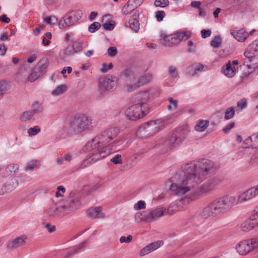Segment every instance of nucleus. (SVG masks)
<instances>
[{
  "instance_id": "obj_17",
  "label": "nucleus",
  "mask_w": 258,
  "mask_h": 258,
  "mask_svg": "<svg viewBox=\"0 0 258 258\" xmlns=\"http://www.w3.org/2000/svg\"><path fill=\"white\" fill-rule=\"evenodd\" d=\"M237 251L240 255H245L251 250L249 244V239L240 242L236 246Z\"/></svg>"
},
{
  "instance_id": "obj_25",
  "label": "nucleus",
  "mask_w": 258,
  "mask_h": 258,
  "mask_svg": "<svg viewBox=\"0 0 258 258\" xmlns=\"http://www.w3.org/2000/svg\"><path fill=\"white\" fill-rule=\"evenodd\" d=\"M27 239L26 236L22 235L19 236L8 244L9 248L14 249L17 248L25 243V240Z\"/></svg>"
},
{
  "instance_id": "obj_49",
  "label": "nucleus",
  "mask_w": 258,
  "mask_h": 258,
  "mask_svg": "<svg viewBox=\"0 0 258 258\" xmlns=\"http://www.w3.org/2000/svg\"><path fill=\"white\" fill-rule=\"evenodd\" d=\"M203 68H204L203 65L201 64L198 65L195 69H194L192 67H190L188 68V69L187 70V73L189 75H190V71L194 70V73L191 75V76H194L195 75H196L197 74V71H202L203 69Z\"/></svg>"
},
{
  "instance_id": "obj_18",
  "label": "nucleus",
  "mask_w": 258,
  "mask_h": 258,
  "mask_svg": "<svg viewBox=\"0 0 258 258\" xmlns=\"http://www.w3.org/2000/svg\"><path fill=\"white\" fill-rule=\"evenodd\" d=\"M79 205L78 201L74 199L71 200L69 203L64 205H60L62 208V214L66 215L76 210Z\"/></svg>"
},
{
  "instance_id": "obj_44",
  "label": "nucleus",
  "mask_w": 258,
  "mask_h": 258,
  "mask_svg": "<svg viewBox=\"0 0 258 258\" xmlns=\"http://www.w3.org/2000/svg\"><path fill=\"white\" fill-rule=\"evenodd\" d=\"M181 202L180 201L177 203H173L171 204L168 209V212L170 214H173L174 211H177L178 210V207L181 206Z\"/></svg>"
},
{
  "instance_id": "obj_57",
  "label": "nucleus",
  "mask_w": 258,
  "mask_h": 258,
  "mask_svg": "<svg viewBox=\"0 0 258 258\" xmlns=\"http://www.w3.org/2000/svg\"><path fill=\"white\" fill-rule=\"evenodd\" d=\"M107 52L109 56L113 57L117 54V50L115 47H110L108 48Z\"/></svg>"
},
{
  "instance_id": "obj_23",
  "label": "nucleus",
  "mask_w": 258,
  "mask_h": 258,
  "mask_svg": "<svg viewBox=\"0 0 258 258\" xmlns=\"http://www.w3.org/2000/svg\"><path fill=\"white\" fill-rule=\"evenodd\" d=\"M255 196V192H254V190L251 187L241 194L237 201L238 202L241 203L248 201Z\"/></svg>"
},
{
  "instance_id": "obj_39",
  "label": "nucleus",
  "mask_w": 258,
  "mask_h": 258,
  "mask_svg": "<svg viewBox=\"0 0 258 258\" xmlns=\"http://www.w3.org/2000/svg\"><path fill=\"white\" fill-rule=\"evenodd\" d=\"M33 114L31 110L25 111L21 114L20 118L23 121H27L31 119Z\"/></svg>"
},
{
  "instance_id": "obj_48",
  "label": "nucleus",
  "mask_w": 258,
  "mask_h": 258,
  "mask_svg": "<svg viewBox=\"0 0 258 258\" xmlns=\"http://www.w3.org/2000/svg\"><path fill=\"white\" fill-rule=\"evenodd\" d=\"M88 216L92 219L97 218V207L91 208L87 211Z\"/></svg>"
},
{
  "instance_id": "obj_59",
  "label": "nucleus",
  "mask_w": 258,
  "mask_h": 258,
  "mask_svg": "<svg viewBox=\"0 0 258 258\" xmlns=\"http://www.w3.org/2000/svg\"><path fill=\"white\" fill-rule=\"evenodd\" d=\"M133 239V236L131 235H128L126 237L125 236H121L119 238L120 243H130Z\"/></svg>"
},
{
  "instance_id": "obj_37",
  "label": "nucleus",
  "mask_w": 258,
  "mask_h": 258,
  "mask_svg": "<svg viewBox=\"0 0 258 258\" xmlns=\"http://www.w3.org/2000/svg\"><path fill=\"white\" fill-rule=\"evenodd\" d=\"M19 169V165L17 164H11L6 168V172L10 175H13L16 173Z\"/></svg>"
},
{
  "instance_id": "obj_14",
  "label": "nucleus",
  "mask_w": 258,
  "mask_h": 258,
  "mask_svg": "<svg viewBox=\"0 0 258 258\" xmlns=\"http://www.w3.org/2000/svg\"><path fill=\"white\" fill-rule=\"evenodd\" d=\"M90 240H93L94 241H95L94 234H93L92 235L90 236L88 240L84 241L78 245H76L70 248L67 251V253L65 256V257H69L72 256L73 254L78 252L80 250L86 247L87 244L88 243V241Z\"/></svg>"
},
{
  "instance_id": "obj_27",
  "label": "nucleus",
  "mask_w": 258,
  "mask_h": 258,
  "mask_svg": "<svg viewBox=\"0 0 258 258\" xmlns=\"http://www.w3.org/2000/svg\"><path fill=\"white\" fill-rule=\"evenodd\" d=\"M83 49V45L80 42H74L73 45L67 47L66 53L68 54L80 52Z\"/></svg>"
},
{
  "instance_id": "obj_5",
  "label": "nucleus",
  "mask_w": 258,
  "mask_h": 258,
  "mask_svg": "<svg viewBox=\"0 0 258 258\" xmlns=\"http://www.w3.org/2000/svg\"><path fill=\"white\" fill-rule=\"evenodd\" d=\"M188 131L186 126L177 128L165 140V145L172 149L183 141L187 137Z\"/></svg>"
},
{
  "instance_id": "obj_30",
  "label": "nucleus",
  "mask_w": 258,
  "mask_h": 258,
  "mask_svg": "<svg viewBox=\"0 0 258 258\" xmlns=\"http://www.w3.org/2000/svg\"><path fill=\"white\" fill-rule=\"evenodd\" d=\"M17 185L18 181L17 180H12L9 182V183H8L6 185L3 186V187L0 189V195H3L5 193L9 192L13 190L14 188H16Z\"/></svg>"
},
{
  "instance_id": "obj_56",
  "label": "nucleus",
  "mask_w": 258,
  "mask_h": 258,
  "mask_svg": "<svg viewBox=\"0 0 258 258\" xmlns=\"http://www.w3.org/2000/svg\"><path fill=\"white\" fill-rule=\"evenodd\" d=\"M128 3L137 9L142 4L143 0H128Z\"/></svg>"
},
{
  "instance_id": "obj_61",
  "label": "nucleus",
  "mask_w": 258,
  "mask_h": 258,
  "mask_svg": "<svg viewBox=\"0 0 258 258\" xmlns=\"http://www.w3.org/2000/svg\"><path fill=\"white\" fill-rule=\"evenodd\" d=\"M169 74L173 77L175 78L177 77L178 73L176 69L173 66H170L169 68Z\"/></svg>"
},
{
  "instance_id": "obj_40",
  "label": "nucleus",
  "mask_w": 258,
  "mask_h": 258,
  "mask_svg": "<svg viewBox=\"0 0 258 258\" xmlns=\"http://www.w3.org/2000/svg\"><path fill=\"white\" fill-rule=\"evenodd\" d=\"M222 43L221 37L219 36H215L211 41L210 45L214 48H218Z\"/></svg>"
},
{
  "instance_id": "obj_63",
  "label": "nucleus",
  "mask_w": 258,
  "mask_h": 258,
  "mask_svg": "<svg viewBox=\"0 0 258 258\" xmlns=\"http://www.w3.org/2000/svg\"><path fill=\"white\" fill-rule=\"evenodd\" d=\"M103 26L105 30H112L114 28V24L110 22H106L103 24Z\"/></svg>"
},
{
  "instance_id": "obj_21",
  "label": "nucleus",
  "mask_w": 258,
  "mask_h": 258,
  "mask_svg": "<svg viewBox=\"0 0 258 258\" xmlns=\"http://www.w3.org/2000/svg\"><path fill=\"white\" fill-rule=\"evenodd\" d=\"M163 244L161 241H158L149 244L140 251V255L144 256L154 250L157 249Z\"/></svg>"
},
{
  "instance_id": "obj_52",
  "label": "nucleus",
  "mask_w": 258,
  "mask_h": 258,
  "mask_svg": "<svg viewBox=\"0 0 258 258\" xmlns=\"http://www.w3.org/2000/svg\"><path fill=\"white\" fill-rule=\"evenodd\" d=\"M40 132V128L38 126H35L33 127H31L28 130V133L29 136H35L37 133Z\"/></svg>"
},
{
  "instance_id": "obj_13",
  "label": "nucleus",
  "mask_w": 258,
  "mask_h": 258,
  "mask_svg": "<svg viewBox=\"0 0 258 258\" xmlns=\"http://www.w3.org/2000/svg\"><path fill=\"white\" fill-rule=\"evenodd\" d=\"M117 78L111 75L105 77L102 81L100 83V88H104L106 90L115 89L117 85Z\"/></svg>"
},
{
  "instance_id": "obj_62",
  "label": "nucleus",
  "mask_w": 258,
  "mask_h": 258,
  "mask_svg": "<svg viewBox=\"0 0 258 258\" xmlns=\"http://www.w3.org/2000/svg\"><path fill=\"white\" fill-rule=\"evenodd\" d=\"M211 34V31L210 29H203L201 31V35L203 38H206L209 37Z\"/></svg>"
},
{
  "instance_id": "obj_4",
  "label": "nucleus",
  "mask_w": 258,
  "mask_h": 258,
  "mask_svg": "<svg viewBox=\"0 0 258 258\" xmlns=\"http://www.w3.org/2000/svg\"><path fill=\"white\" fill-rule=\"evenodd\" d=\"M92 123V119L85 114H78L70 119V131L77 135L89 128Z\"/></svg>"
},
{
  "instance_id": "obj_45",
  "label": "nucleus",
  "mask_w": 258,
  "mask_h": 258,
  "mask_svg": "<svg viewBox=\"0 0 258 258\" xmlns=\"http://www.w3.org/2000/svg\"><path fill=\"white\" fill-rule=\"evenodd\" d=\"M113 67V65L112 63H110L108 64L103 63L101 64V68L100 69V72L102 73H106L109 70L112 69Z\"/></svg>"
},
{
  "instance_id": "obj_51",
  "label": "nucleus",
  "mask_w": 258,
  "mask_h": 258,
  "mask_svg": "<svg viewBox=\"0 0 258 258\" xmlns=\"http://www.w3.org/2000/svg\"><path fill=\"white\" fill-rule=\"evenodd\" d=\"M167 100L170 104L172 105V107L171 105L167 106V109L168 110H171L172 108L175 109L177 108V101L176 100H174L171 97L168 98Z\"/></svg>"
},
{
  "instance_id": "obj_38",
  "label": "nucleus",
  "mask_w": 258,
  "mask_h": 258,
  "mask_svg": "<svg viewBox=\"0 0 258 258\" xmlns=\"http://www.w3.org/2000/svg\"><path fill=\"white\" fill-rule=\"evenodd\" d=\"M67 87L65 85H60L56 87L52 92L53 96L59 95L63 93L67 90Z\"/></svg>"
},
{
  "instance_id": "obj_26",
  "label": "nucleus",
  "mask_w": 258,
  "mask_h": 258,
  "mask_svg": "<svg viewBox=\"0 0 258 258\" xmlns=\"http://www.w3.org/2000/svg\"><path fill=\"white\" fill-rule=\"evenodd\" d=\"M235 68L234 67H232L230 61H228V62L223 66L222 68V71L223 73L228 77L232 78L234 76L235 74Z\"/></svg>"
},
{
  "instance_id": "obj_35",
  "label": "nucleus",
  "mask_w": 258,
  "mask_h": 258,
  "mask_svg": "<svg viewBox=\"0 0 258 258\" xmlns=\"http://www.w3.org/2000/svg\"><path fill=\"white\" fill-rule=\"evenodd\" d=\"M135 9H136L130 3H128V2L127 1V3L122 7L121 9V13L123 15H127L131 14Z\"/></svg>"
},
{
  "instance_id": "obj_43",
  "label": "nucleus",
  "mask_w": 258,
  "mask_h": 258,
  "mask_svg": "<svg viewBox=\"0 0 258 258\" xmlns=\"http://www.w3.org/2000/svg\"><path fill=\"white\" fill-rule=\"evenodd\" d=\"M235 111L233 107L228 108L225 112L224 118L228 120L232 118L234 115Z\"/></svg>"
},
{
  "instance_id": "obj_19",
  "label": "nucleus",
  "mask_w": 258,
  "mask_h": 258,
  "mask_svg": "<svg viewBox=\"0 0 258 258\" xmlns=\"http://www.w3.org/2000/svg\"><path fill=\"white\" fill-rule=\"evenodd\" d=\"M63 209L60 205H54L50 206L45 212V214L49 217L59 216L62 214Z\"/></svg>"
},
{
  "instance_id": "obj_42",
  "label": "nucleus",
  "mask_w": 258,
  "mask_h": 258,
  "mask_svg": "<svg viewBox=\"0 0 258 258\" xmlns=\"http://www.w3.org/2000/svg\"><path fill=\"white\" fill-rule=\"evenodd\" d=\"M169 4L168 0H155L154 5L157 7L165 8Z\"/></svg>"
},
{
  "instance_id": "obj_58",
  "label": "nucleus",
  "mask_w": 258,
  "mask_h": 258,
  "mask_svg": "<svg viewBox=\"0 0 258 258\" xmlns=\"http://www.w3.org/2000/svg\"><path fill=\"white\" fill-rule=\"evenodd\" d=\"M121 157L120 155L117 154L113 157L110 161L115 164H121L122 160L121 159Z\"/></svg>"
},
{
  "instance_id": "obj_54",
  "label": "nucleus",
  "mask_w": 258,
  "mask_h": 258,
  "mask_svg": "<svg viewBox=\"0 0 258 258\" xmlns=\"http://www.w3.org/2000/svg\"><path fill=\"white\" fill-rule=\"evenodd\" d=\"M188 52L189 53L195 52L196 51V46L194 42L190 40L187 43Z\"/></svg>"
},
{
  "instance_id": "obj_7",
  "label": "nucleus",
  "mask_w": 258,
  "mask_h": 258,
  "mask_svg": "<svg viewBox=\"0 0 258 258\" xmlns=\"http://www.w3.org/2000/svg\"><path fill=\"white\" fill-rule=\"evenodd\" d=\"M220 182V179L217 177H214L209 179L192 192L191 200L197 199L201 195L211 192L214 187L218 185Z\"/></svg>"
},
{
  "instance_id": "obj_32",
  "label": "nucleus",
  "mask_w": 258,
  "mask_h": 258,
  "mask_svg": "<svg viewBox=\"0 0 258 258\" xmlns=\"http://www.w3.org/2000/svg\"><path fill=\"white\" fill-rule=\"evenodd\" d=\"M209 122L206 120H200L196 125L195 128L198 132L204 131L209 125Z\"/></svg>"
},
{
  "instance_id": "obj_33",
  "label": "nucleus",
  "mask_w": 258,
  "mask_h": 258,
  "mask_svg": "<svg viewBox=\"0 0 258 258\" xmlns=\"http://www.w3.org/2000/svg\"><path fill=\"white\" fill-rule=\"evenodd\" d=\"M130 28L135 32H138L140 29V24L137 18H131L128 21Z\"/></svg>"
},
{
  "instance_id": "obj_31",
  "label": "nucleus",
  "mask_w": 258,
  "mask_h": 258,
  "mask_svg": "<svg viewBox=\"0 0 258 258\" xmlns=\"http://www.w3.org/2000/svg\"><path fill=\"white\" fill-rule=\"evenodd\" d=\"M153 79V76L150 73H145L139 78L138 81L141 85H144L150 82Z\"/></svg>"
},
{
  "instance_id": "obj_10",
  "label": "nucleus",
  "mask_w": 258,
  "mask_h": 258,
  "mask_svg": "<svg viewBox=\"0 0 258 258\" xmlns=\"http://www.w3.org/2000/svg\"><path fill=\"white\" fill-rule=\"evenodd\" d=\"M49 60L47 58H41L36 66L33 68L31 74L28 78V80L33 82L46 73V70L49 65Z\"/></svg>"
},
{
  "instance_id": "obj_29",
  "label": "nucleus",
  "mask_w": 258,
  "mask_h": 258,
  "mask_svg": "<svg viewBox=\"0 0 258 258\" xmlns=\"http://www.w3.org/2000/svg\"><path fill=\"white\" fill-rule=\"evenodd\" d=\"M244 144L248 145L249 143L251 144L248 145V148H258V133L254 134L250 136L248 139L244 141Z\"/></svg>"
},
{
  "instance_id": "obj_46",
  "label": "nucleus",
  "mask_w": 258,
  "mask_h": 258,
  "mask_svg": "<svg viewBox=\"0 0 258 258\" xmlns=\"http://www.w3.org/2000/svg\"><path fill=\"white\" fill-rule=\"evenodd\" d=\"M39 166V163L38 161L35 160V161H32L31 162H29L28 163L27 166L26 168L27 170H32L34 169V168H38Z\"/></svg>"
},
{
  "instance_id": "obj_20",
  "label": "nucleus",
  "mask_w": 258,
  "mask_h": 258,
  "mask_svg": "<svg viewBox=\"0 0 258 258\" xmlns=\"http://www.w3.org/2000/svg\"><path fill=\"white\" fill-rule=\"evenodd\" d=\"M258 226V223L251 217L246 220L241 225V229L242 231L247 232L253 229L254 227Z\"/></svg>"
},
{
  "instance_id": "obj_11",
  "label": "nucleus",
  "mask_w": 258,
  "mask_h": 258,
  "mask_svg": "<svg viewBox=\"0 0 258 258\" xmlns=\"http://www.w3.org/2000/svg\"><path fill=\"white\" fill-rule=\"evenodd\" d=\"M149 111L143 109L139 104H134L127 108L125 115L127 119L131 120H136L147 114Z\"/></svg>"
},
{
  "instance_id": "obj_53",
  "label": "nucleus",
  "mask_w": 258,
  "mask_h": 258,
  "mask_svg": "<svg viewBox=\"0 0 258 258\" xmlns=\"http://www.w3.org/2000/svg\"><path fill=\"white\" fill-rule=\"evenodd\" d=\"M165 16V13L163 11H158L156 12L155 17L157 21L161 22Z\"/></svg>"
},
{
  "instance_id": "obj_28",
  "label": "nucleus",
  "mask_w": 258,
  "mask_h": 258,
  "mask_svg": "<svg viewBox=\"0 0 258 258\" xmlns=\"http://www.w3.org/2000/svg\"><path fill=\"white\" fill-rule=\"evenodd\" d=\"M122 74L126 78V81L132 82L137 78V74L134 69L127 68L123 71Z\"/></svg>"
},
{
  "instance_id": "obj_41",
  "label": "nucleus",
  "mask_w": 258,
  "mask_h": 258,
  "mask_svg": "<svg viewBox=\"0 0 258 258\" xmlns=\"http://www.w3.org/2000/svg\"><path fill=\"white\" fill-rule=\"evenodd\" d=\"M33 110H31L33 114H37L43 111V108L41 104L39 103L38 102H35L33 105Z\"/></svg>"
},
{
  "instance_id": "obj_6",
  "label": "nucleus",
  "mask_w": 258,
  "mask_h": 258,
  "mask_svg": "<svg viewBox=\"0 0 258 258\" xmlns=\"http://www.w3.org/2000/svg\"><path fill=\"white\" fill-rule=\"evenodd\" d=\"M163 126L164 122L162 120H151L141 125L137 133L144 137L153 136L162 129Z\"/></svg>"
},
{
  "instance_id": "obj_50",
  "label": "nucleus",
  "mask_w": 258,
  "mask_h": 258,
  "mask_svg": "<svg viewBox=\"0 0 258 258\" xmlns=\"http://www.w3.org/2000/svg\"><path fill=\"white\" fill-rule=\"evenodd\" d=\"M249 244L251 250L258 247V237L251 238L249 240Z\"/></svg>"
},
{
  "instance_id": "obj_1",
  "label": "nucleus",
  "mask_w": 258,
  "mask_h": 258,
  "mask_svg": "<svg viewBox=\"0 0 258 258\" xmlns=\"http://www.w3.org/2000/svg\"><path fill=\"white\" fill-rule=\"evenodd\" d=\"M218 169V167L212 161L205 158L183 164L177 183H172L170 190L177 196L183 195L214 174Z\"/></svg>"
},
{
  "instance_id": "obj_22",
  "label": "nucleus",
  "mask_w": 258,
  "mask_h": 258,
  "mask_svg": "<svg viewBox=\"0 0 258 258\" xmlns=\"http://www.w3.org/2000/svg\"><path fill=\"white\" fill-rule=\"evenodd\" d=\"M97 162V153H91L89 154L86 158L80 164L79 168L83 169Z\"/></svg>"
},
{
  "instance_id": "obj_2",
  "label": "nucleus",
  "mask_w": 258,
  "mask_h": 258,
  "mask_svg": "<svg viewBox=\"0 0 258 258\" xmlns=\"http://www.w3.org/2000/svg\"><path fill=\"white\" fill-rule=\"evenodd\" d=\"M238 203L236 197L234 196H223L215 200L206 206L201 213V216L207 219L223 214L230 211Z\"/></svg>"
},
{
  "instance_id": "obj_3",
  "label": "nucleus",
  "mask_w": 258,
  "mask_h": 258,
  "mask_svg": "<svg viewBox=\"0 0 258 258\" xmlns=\"http://www.w3.org/2000/svg\"><path fill=\"white\" fill-rule=\"evenodd\" d=\"M119 132L117 127H112L101 132L98 136V154L103 158L111 154V146L107 144L115 138Z\"/></svg>"
},
{
  "instance_id": "obj_64",
  "label": "nucleus",
  "mask_w": 258,
  "mask_h": 258,
  "mask_svg": "<svg viewBox=\"0 0 258 258\" xmlns=\"http://www.w3.org/2000/svg\"><path fill=\"white\" fill-rule=\"evenodd\" d=\"M235 125L234 122H231L228 124L223 129V131L225 133H228L231 128H232Z\"/></svg>"
},
{
  "instance_id": "obj_55",
  "label": "nucleus",
  "mask_w": 258,
  "mask_h": 258,
  "mask_svg": "<svg viewBox=\"0 0 258 258\" xmlns=\"http://www.w3.org/2000/svg\"><path fill=\"white\" fill-rule=\"evenodd\" d=\"M7 87V83L5 82H0V99L3 97Z\"/></svg>"
},
{
  "instance_id": "obj_12",
  "label": "nucleus",
  "mask_w": 258,
  "mask_h": 258,
  "mask_svg": "<svg viewBox=\"0 0 258 258\" xmlns=\"http://www.w3.org/2000/svg\"><path fill=\"white\" fill-rule=\"evenodd\" d=\"M149 99V93L148 91H145L139 92L135 95L134 100L137 102L135 104H139L140 106L143 108V109H146L149 111V107L147 102Z\"/></svg>"
},
{
  "instance_id": "obj_9",
  "label": "nucleus",
  "mask_w": 258,
  "mask_h": 258,
  "mask_svg": "<svg viewBox=\"0 0 258 258\" xmlns=\"http://www.w3.org/2000/svg\"><path fill=\"white\" fill-rule=\"evenodd\" d=\"M83 12L80 10L69 11L60 21L58 27L60 29L73 25L79 21L83 16Z\"/></svg>"
},
{
  "instance_id": "obj_16",
  "label": "nucleus",
  "mask_w": 258,
  "mask_h": 258,
  "mask_svg": "<svg viewBox=\"0 0 258 258\" xmlns=\"http://www.w3.org/2000/svg\"><path fill=\"white\" fill-rule=\"evenodd\" d=\"M258 54V39L253 42L247 48L244 54V56L250 59L254 57Z\"/></svg>"
},
{
  "instance_id": "obj_15",
  "label": "nucleus",
  "mask_w": 258,
  "mask_h": 258,
  "mask_svg": "<svg viewBox=\"0 0 258 258\" xmlns=\"http://www.w3.org/2000/svg\"><path fill=\"white\" fill-rule=\"evenodd\" d=\"M165 209L163 208H159L153 210L148 211V218L146 219L147 223H150L158 219V218L162 216Z\"/></svg>"
},
{
  "instance_id": "obj_8",
  "label": "nucleus",
  "mask_w": 258,
  "mask_h": 258,
  "mask_svg": "<svg viewBox=\"0 0 258 258\" xmlns=\"http://www.w3.org/2000/svg\"><path fill=\"white\" fill-rule=\"evenodd\" d=\"M190 36V34L188 32H178L169 35H164L161 42L165 46L171 47L179 44L184 38L187 39Z\"/></svg>"
},
{
  "instance_id": "obj_24",
  "label": "nucleus",
  "mask_w": 258,
  "mask_h": 258,
  "mask_svg": "<svg viewBox=\"0 0 258 258\" xmlns=\"http://www.w3.org/2000/svg\"><path fill=\"white\" fill-rule=\"evenodd\" d=\"M231 34L239 42H243L248 37V34L244 29H241L237 31H231Z\"/></svg>"
},
{
  "instance_id": "obj_47",
  "label": "nucleus",
  "mask_w": 258,
  "mask_h": 258,
  "mask_svg": "<svg viewBox=\"0 0 258 258\" xmlns=\"http://www.w3.org/2000/svg\"><path fill=\"white\" fill-rule=\"evenodd\" d=\"M141 86L139 81H137L136 83L127 86V91L128 92H132L138 89Z\"/></svg>"
},
{
  "instance_id": "obj_34",
  "label": "nucleus",
  "mask_w": 258,
  "mask_h": 258,
  "mask_svg": "<svg viewBox=\"0 0 258 258\" xmlns=\"http://www.w3.org/2000/svg\"><path fill=\"white\" fill-rule=\"evenodd\" d=\"M95 138L92 139L90 142H88L85 146V150L88 151H92V153H96L97 143H95Z\"/></svg>"
},
{
  "instance_id": "obj_60",
  "label": "nucleus",
  "mask_w": 258,
  "mask_h": 258,
  "mask_svg": "<svg viewBox=\"0 0 258 258\" xmlns=\"http://www.w3.org/2000/svg\"><path fill=\"white\" fill-rule=\"evenodd\" d=\"M146 204L144 201H140L135 205V208L136 210L143 209L145 208Z\"/></svg>"
},
{
  "instance_id": "obj_36",
  "label": "nucleus",
  "mask_w": 258,
  "mask_h": 258,
  "mask_svg": "<svg viewBox=\"0 0 258 258\" xmlns=\"http://www.w3.org/2000/svg\"><path fill=\"white\" fill-rule=\"evenodd\" d=\"M148 217V211H144L141 213L138 212L135 215V220L137 222H139L141 221L147 222L146 219Z\"/></svg>"
}]
</instances>
